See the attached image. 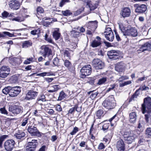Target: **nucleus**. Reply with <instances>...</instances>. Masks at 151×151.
Segmentation results:
<instances>
[{
  "instance_id": "obj_29",
  "label": "nucleus",
  "mask_w": 151,
  "mask_h": 151,
  "mask_svg": "<svg viewBox=\"0 0 151 151\" xmlns=\"http://www.w3.org/2000/svg\"><path fill=\"white\" fill-rule=\"evenodd\" d=\"M25 114L24 115L23 117H22L21 119V125L22 126H25L26 124L28 122L29 118V117L27 116L26 117H24Z\"/></svg>"
},
{
  "instance_id": "obj_44",
  "label": "nucleus",
  "mask_w": 151,
  "mask_h": 151,
  "mask_svg": "<svg viewBox=\"0 0 151 151\" xmlns=\"http://www.w3.org/2000/svg\"><path fill=\"white\" fill-rule=\"evenodd\" d=\"M111 128L110 129L109 131L108 134L110 136V138H111L114 134V127L112 124H111Z\"/></svg>"
},
{
  "instance_id": "obj_6",
  "label": "nucleus",
  "mask_w": 151,
  "mask_h": 151,
  "mask_svg": "<svg viewBox=\"0 0 151 151\" xmlns=\"http://www.w3.org/2000/svg\"><path fill=\"white\" fill-rule=\"evenodd\" d=\"M91 66L90 65L84 66L81 70V77L84 78L86 76L89 75L91 73Z\"/></svg>"
},
{
  "instance_id": "obj_17",
  "label": "nucleus",
  "mask_w": 151,
  "mask_h": 151,
  "mask_svg": "<svg viewBox=\"0 0 151 151\" xmlns=\"http://www.w3.org/2000/svg\"><path fill=\"white\" fill-rule=\"evenodd\" d=\"M126 67V65L123 62L118 63L115 66V70L117 72L120 73L124 71Z\"/></svg>"
},
{
  "instance_id": "obj_3",
  "label": "nucleus",
  "mask_w": 151,
  "mask_h": 151,
  "mask_svg": "<svg viewBox=\"0 0 151 151\" xmlns=\"http://www.w3.org/2000/svg\"><path fill=\"white\" fill-rule=\"evenodd\" d=\"M141 110L143 114L151 113V98L150 97L144 98L143 103L142 104Z\"/></svg>"
},
{
  "instance_id": "obj_10",
  "label": "nucleus",
  "mask_w": 151,
  "mask_h": 151,
  "mask_svg": "<svg viewBox=\"0 0 151 151\" xmlns=\"http://www.w3.org/2000/svg\"><path fill=\"white\" fill-rule=\"evenodd\" d=\"M21 91V88L19 86H16L11 87L9 95L12 97L16 96L20 93Z\"/></svg>"
},
{
  "instance_id": "obj_57",
  "label": "nucleus",
  "mask_w": 151,
  "mask_h": 151,
  "mask_svg": "<svg viewBox=\"0 0 151 151\" xmlns=\"http://www.w3.org/2000/svg\"><path fill=\"white\" fill-rule=\"evenodd\" d=\"M105 147L102 143H101L98 146V149L99 150H101L104 148Z\"/></svg>"
},
{
  "instance_id": "obj_5",
  "label": "nucleus",
  "mask_w": 151,
  "mask_h": 151,
  "mask_svg": "<svg viewBox=\"0 0 151 151\" xmlns=\"http://www.w3.org/2000/svg\"><path fill=\"white\" fill-rule=\"evenodd\" d=\"M102 105L108 109L113 108L116 105V101L113 96H110L103 102Z\"/></svg>"
},
{
  "instance_id": "obj_19",
  "label": "nucleus",
  "mask_w": 151,
  "mask_h": 151,
  "mask_svg": "<svg viewBox=\"0 0 151 151\" xmlns=\"http://www.w3.org/2000/svg\"><path fill=\"white\" fill-rule=\"evenodd\" d=\"M41 48L42 50V55L45 58L46 56H49L51 54L52 50L47 46L43 45L41 46Z\"/></svg>"
},
{
  "instance_id": "obj_49",
  "label": "nucleus",
  "mask_w": 151,
  "mask_h": 151,
  "mask_svg": "<svg viewBox=\"0 0 151 151\" xmlns=\"http://www.w3.org/2000/svg\"><path fill=\"white\" fill-rule=\"evenodd\" d=\"M53 63L55 66L58 67L59 65V59L58 58H54L53 60Z\"/></svg>"
},
{
  "instance_id": "obj_14",
  "label": "nucleus",
  "mask_w": 151,
  "mask_h": 151,
  "mask_svg": "<svg viewBox=\"0 0 151 151\" xmlns=\"http://www.w3.org/2000/svg\"><path fill=\"white\" fill-rule=\"evenodd\" d=\"M134 7L135 8V12L136 13H142L147 10L146 6L144 4H135L134 5Z\"/></svg>"
},
{
  "instance_id": "obj_25",
  "label": "nucleus",
  "mask_w": 151,
  "mask_h": 151,
  "mask_svg": "<svg viewBox=\"0 0 151 151\" xmlns=\"http://www.w3.org/2000/svg\"><path fill=\"white\" fill-rule=\"evenodd\" d=\"M25 133L22 131L19 130L14 134V137L17 139H20L25 136Z\"/></svg>"
},
{
  "instance_id": "obj_9",
  "label": "nucleus",
  "mask_w": 151,
  "mask_h": 151,
  "mask_svg": "<svg viewBox=\"0 0 151 151\" xmlns=\"http://www.w3.org/2000/svg\"><path fill=\"white\" fill-rule=\"evenodd\" d=\"M10 69L8 66H3L0 69V77L5 78L9 74Z\"/></svg>"
},
{
  "instance_id": "obj_52",
  "label": "nucleus",
  "mask_w": 151,
  "mask_h": 151,
  "mask_svg": "<svg viewBox=\"0 0 151 151\" xmlns=\"http://www.w3.org/2000/svg\"><path fill=\"white\" fill-rule=\"evenodd\" d=\"M79 130V129L77 127H74L72 131L70 133V134L72 135L75 134Z\"/></svg>"
},
{
  "instance_id": "obj_62",
  "label": "nucleus",
  "mask_w": 151,
  "mask_h": 151,
  "mask_svg": "<svg viewBox=\"0 0 151 151\" xmlns=\"http://www.w3.org/2000/svg\"><path fill=\"white\" fill-rule=\"evenodd\" d=\"M76 110V107H73L72 108H71L70 109L69 111V113L72 114L73 113V112L75 111Z\"/></svg>"
},
{
  "instance_id": "obj_58",
  "label": "nucleus",
  "mask_w": 151,
  "mask_h": 151,
  "mask_svg": "<svg viewBox=\"0 0 151 151\" xmlns=\"http://www.w3.org/2000/svg\"><path fill=\"white\" fill-rule=\"evenodd\" d=\"M9 13L6 11H4L2 13V15L4 18H6L9 16Z\"/></svg>"
},
{
  "instance_id": "obj_18",
  "label": "nucleus",
  "mask_w": 151,
  "mask_h": 151,
  "mask_svg": "<svg viewBox=\"0 0 151 151\" xmlns=\"http://www.w3.org/2000/svg\"><path fill=\"white\" fill-rule=\"evenodd\" d=\"M107 55L110 59L113 60L119 59V53L114 50L108 51L107 52Z\"/></svg>"
},
{
  "instance_id": "obj_56",
  "label": "nucleus",
  "mask_w": 151,
  "mask_h": 151,
  "mask_svg": "<svg viewBox=\"0 0 151 151\" xmlns=\"http://www.w3.org/2000/svg\"><path fill=\"white\" fill-rule=\"evenodd\" d=\"M0 111L2 114H7V112L5 109L4 107L0 109Z\"/></svg>"
},
{
  "instance_id": "obj_8",
  "label": "nucleus",
  "mask_w": 151,
  "mask_h": 151,
  "mask_svg": "<svg viewBox=\"0 0 151 151\" xmlns=\"http://www.w3.org/2000/svg\"><path fill=\"white\" fill-rule=\"evenodd\" d=\"M104 34L106 40L110 42H112L113 41L114 39V35L110 28L108 27L106 29Z\"/></svg>"
},
{
  "instance_id": "obj_22",
  "label": "nucleus",
  "mask_w": 151,
  "mask_h": 151,
  "mask_svg": "<svg viewBox=\"0 0 151 151\" xmlns=\"http://www.w3.org/2000/svg\"><path fill=\"white\" fill-rule=\"evenodd\" d=\"M149 89V88L145 86V85L143 86L142 87H140L132 95L131 97L132 99L134 100L135 98H137L138 96V95L137 94V93L139 90L146 91Z\"/></svg>"
},
{
  "instance_id": "obj_35",
  "label": "nucleus",
  "mask_w": 151,
  "mask_h": 151,
  "mask_svg": "<svg viewBox=\"0 0 151 151\" xmlns=\"http://www.w3.org/2000/svg\"><path fill=\"white\" fill-rule=\"evenodd\" d=\"M145 119L147 123H148L149 121L150 124L151 125V113L149 114H145Z\"/></svg>"
},
{
  "instance_id": "obj_15",
  "label": "nucleus",
  "mask_w": 151,
  "mask_h": 151,
  "mask_svg": "<svg viewBox=\"0 0 151 151\" xmlns=\"http://www.w3.org/2000/svg\"><path fill=\"white\" fill-rule=\"evenodd\" d=\"M27 130L28 132L32 136H36L39 137L40 135V133L36 127L34 126H29Z\"/></svg>"
},
{
  "instance_id": "obj_23",
  "label": "nucleus",
  "mask_w": 151,
  "mask_h": 151,
  "mask_svg": "<svg viewBox=\"0 0 151 151\" xmlns=\"http://www.w3.org/2000/svg\"><path fill=\"white\" fill-rule=\"evenodd\" d=\"M141 50L142 51H151V42H147L142 45Z\"/></svg>"
},
{
  "instance_id": "obj_16",
  "label": "nucleus",
  "mask_w": 151,
  "mask_h": 151,
  "mask_svg": "<svg viewBox=\"0 0 151 151\" xmlns=\"http://www.w3.org/2000/svg\"><path fill=\"white\" fill-rule=\"evenodd\" d=\"M38 94V93L33 90L28 91L26 94L25 99L27 100L35 99L36 98Z\"/></svg>"
},
{
  "instance_id": "obj_24",
  "label": "nucleus",
  "mask_w": 151,
  "mask_h": 151,
  "mask_svg": "<svg viewBox=\"0 0 151 151\" xmlns=\"http://www.w3.org/2000/svg\"><path fill=\"white\" fill-rule=\"evenodd\" d=\"M101 38L97 36L96 39L94 40L91 44V46L93 47H96L100 45L101 44Z\"/></svg>"
},
{
  "instance_id": "obj_41",
  "label": "nucleus",
  "mask_w": 151,
  "mask_h": 151,
  "mask_svg": "<svg viewBox=\"0 0 151 151\" xmlns=\"http://www.w3.org/2000/svg\"><path fill=\"white\" fill-rule=\"evenodd\" d=\"M24 20V19L23 17L19 16L18 17H16L15 18H14L12 19V21H16L21 22L23 21Z\"/></svg>"
},
{
  "instance_id": "obj_53",
  "label": "nucleus",
  "mask_w": 151,
  "mask_h": 151,
  "mask_svg": "<svg viewBox=\"0 0 151 151\" xmlns=\"http://www.w3.org/2000/svg\"><path fill=\"white\" fill-rule=\"evenodd\" d=\"M64 64L65 66L68 68L71 65L70 62L67 60H65L64 61Z\"/></svg>"
},
{
  "instance_id": "obj_60",
  "label": "nucleus",
  "mask_w": 151,
  "mask_h": 151,
  "mask_svg": "<svg viewBox=\"0 0 151 151\" xmlns=\"http://www.w3.org/2000/svg\"><path fill=\"white\" fill-rule=\"evenodd\" d=\"M56 110L58 111H62V108L60 105H57L56 107Z\"/></svg>"
},
{
  "instance_id": "obj_48",
  "label": "nucleus",
  "mask_w": 151,
  "mask_h": 151,
  "mask_svg": "<svg viewBox=\"0 0 151 151\" xmlns=\"http://www.w3.org/2000/svg\"><path fill=\"white\" fill-rule=\"evenodd\" d=\"M33 59V58L32 57L28 58L24 61L23 63L25 65L29 64L32 62Z\"/></svg>"
},
{
  "instance_id": "obj_36",
  "label": "nucleus",
  "mask_w": 151,
  "mask_h": 151,
  "mask_svg": "<svg viewBox=\"0 0 151 151\" xmlns=\"http://www.w3.org/2000/svg\"><path fill=\"white\" fill-rule=\"evenodd\" d=\"M53 73L49 72H45L39 73L37 74V76H39L41 77H44L45 76H50L53 75Z\"/></svg>"
},
{
  "instance_id": "obj_59",
  "label": "nucleus",
  "mask_w": 151,
  "mask_h": 151,
  "mask_svg": "<svg viewBox=\"0 0 151 151\" xmlns=\"http://www.w3.org/2000/svg\"><path fill=\"white\" fill-rule=\"evenodd\" d=\"M148 76H147L145 77V76H144L143 77H141L139 78L138 80H137V81H143L144 80H146Z\"/></svg>"
},
{
  "instance_id": "obj_4",
  "label": "nucleus",
  "mask_w": 151,
  "mask_h": 151,
  "mask_svg": "<svg viewBox=\"0 0 151 151\" xmlns=\"http://www.w3.org/2000/svg\"><path fill=\"white\" fill-rule=\"evenodd\" d=\"M98 22L96 21H91L89 22L86 24L87 28V34L89 35H91L95 31L97 27Z\"/></svg>"
},
{
  "instance_id": "obj_32",
  "label": "nucleus",
  "mask_w": 151,
  "mask_h": 151,
  "mask_svg": "<svg viewBox=\"0 0 151 151\" xmlns=\"http://www.w3.org/2000/svg\"><path fill=\"white\" fill-rule=\"evenodd\" d=\"M32 45V43L29 41H26L24 42L22 45L23 48H26Z\"/></svg>"
},
{
  "instance_id": "obj_31",
  "label": "nucleus",
  "mask_w": 151,
  "mask_h": 151,
  "mask_svg": "<svg viewBox=\"0 0 151 151\" xmlns=\"http://www.w3.org/2000/svg\"><path fill=\"white\" fill-rule=\"evenodd\" d=\"M67 96V95L63 91H61L59 93L58 100L61 101L65 98Z\"/></svg>"
},
{
  "instance_id": "obj_40",
  "label": "nucleus",
  "mask_w": 151,
  "mask_h": 151,
  "mask_svg": "<svg viewBox=\"0 0 151 151\" xmlns=\"http://www.w3.org/2000/svg\"><path fill=\"white\" fill-rule=\"evenodd\" d=\"M137 128V129L139 131L142 132L143 131L145 127L142 123L139 122L138 123Z\"/></svg>"
},
{
  "instance_id": "obj_20",
  "label": "nucleus",
  "mask_w": 151,
  "mask_h": 151,
  "mask_svg": "<svg viewBox=\"0 0 151 151\" xmlns=\"http://www.w3.org/2000/svg\"><path fill=\"white\" fill-rule=\"evenodd\" d=\"M116 147L117 151H124L125 145L122 139H120L117 141Z\"/></svg>"
},
{
  "instance_id": "obj_42",
  "label": "nucleus",
  "mask_w": 151,
  "mask_h": 151,
  "mask_svg": "<svg viewBox=\"0 0 151 151\" xmlns=\"http://www.w3.org/2000/svg\"><path fill=\"white\" fill-rule=\"evenodd\" d=\"M45 101V97L43 94L41 95L40 97L38 98L37 99V101L40 102H41V101L44 102Z\"/></svg>"
},
{
  "instance_id": "obj_21",
  "label": "nucleus",
  "mask_w": 151,
  "mask_h": 151,
  "mask_svg": "<svg viewBox=\"0 0 151 151\" xmlns=\"http://www.w3.org/2000/svg\"><path fill=\"white\" fill-rule=\"evenodd\" d=\"M130 14L131 10L129 7H125L122 9L121 15L123 17H128Z\"/></svg>"
},
{
  "instance_id": "obj_7",
  "label": "nucleus",
  "mask_w": 151,
  "mask_h": 151,
  "mask_svg": "<svg viewBox=\"0 0 151 151\" xmlns=\"http://www.w3.org/2000/svg\"><path fill=\"white\" fill-rule=\"evenodd\" d=\"M92 65L96 70L101 69L104 67V63L98 58L94 59L92 62Z\"/></svg>"
},
{
  "instance_id": "obj_61",
  "label": "nucleus",
  "mask_w": 151,
  "mask_h": 151,
  "mask_svg": "<svg viewBox=\"0 0 151 151\" xmlns=\"http://www.w3.org/2000/svg\"><path fill=\"white\" fill-rule=\"evenodd\" d=\"M54 79L53 78H45V80L48 83L51 82Z\"/></svg>"
},
{
  "instance_id": "obj_47",
  "label": "nucleus",
  "mask_w": 151,
  "mask_h": 151,
  "mask_svg": "<svg viewBox=\"0 0 151 151\" xmlns=\"http://www.w3.org/2000/svg\"><path fill=\"white\" fill-rule=\"evenodd\" d=\"M62 13L65 16H68L72 14L70 11L68 10H67L65 11H62Z\"/></svg>"
},
{
  "instance_id": "obj_26",
  "label": "nucleus",
  "mask_w": 151,
  "mask_h": 151,
  "mask_svg": "<svg viewBox=\"0 0 151 151\" xmlns=\"http://www.w3.org/2000/svg\"><path fill=\"white\" fill-rule=\"evenodd\" d=\"M85 2L86 5L88 6L90 10H93L97 7L96 5L94 4H93L91 1L89 0H85Z\"/></svg>"
},
{
  "instance_id": "obj_54",
  "label": "nucleus",
  "mask_w": 151,
  "mask_h": 151,
  "mask_svg": "<svg viewBox=\"0 0 151 151\" xmlns=\"http://www.w3.org/2000/svg\"><path fill=\"white\" fill-rule=\"evenodd\" d=\"M35 148L27 145L26 147V151H35Z\"/></svg>"
},
{
  "instance_id": "obj_43",
  "label": "nucleus",
  "mask_w": 151,
  "mask_h": 151,
  "mask_svg": "<svg viewBox=\"0 0 151 151\" xmlns=\"http://www.w3.org/2000/svg\"><path fill=\"white\" fill-rule=\"evenodd\" d=\"M145 134L148 137L151 136V127H148L146 129Z\"/></svg>"
},
{
  "instance_id": "obj_11",
  "label": "nucleus",
  "mask_w": 151,
  "mask_h": 151,
  "mask_svg": "<svg viewBox=\"0 0 151 151\" xmlns=\"http://www.w3.org/2000/svg\"><path fill=\"white\" fill-rule=\"evenodd\" d=\"M9 111L14 114H17L23 111V108L20 106L13 105L9 108Z\"/></svg>"
},
{
  "instance_id": "obj_1",
  "label": "nucleus",
  "mask_w": 151,
  "mask_h": 151,
  "mask_svg": "<svg viewBox=\"0 0 151 151\" xmlns=\"http://www.w3.org/2000/svg\"><path fill=\"white\" fill-rule=\"evenodd\" d=\"M119 24V28L123 35L125 36H131L133 37H136L137 35V29L134 27H128L125 28L122 23Z\"/></svg>"
},
{
  "instance_id": "obj_63",
  "label": "nucleus",
  "mask_w": 151,
  "mask_h": 151,
  "mask_svg": "<svg viewBox=\"0 0 151 151\" xmlns=\"http://www.w3.org/2000/svg\"><path fill=\"white\" fill-rule=\"evenodd\" d=\"M8 136L7 135H3L0 137V140L2 141H3L7 138Z\"/></svg>"
},
{
  "instance_id": "obj_64",
  "label": "nucleus",
  "mask_w": 151,
  "mask_h": 151,
  "mask_svg": "<svg viewBox=\"0 0 151 151\" xmlns=\"http://www.w3.org/2000/svg\"><path fill=\"white\" fill-rule=\"evenodd\" d=\"M70 47L75 49L77 47V45L76 43H72L70 45Z\"/></svg>"
},
{
  "instance_id": "obj_46",
  "label": "nucleus",
  "mask_w": 151,
  "mask_h": 151,
  "mask_svg": "<svg viewBox=\"0 0 151 151\" xmlns=\"http://www.w3.org/2000/svg\"><path fill=\"white\" fill-rule=\"evenodd\" d=\"M16 33H14L13 34L10 33L9 32H2V35L4 34L6 35H7L9 37H13L15 36L16 35H15L14 34H16Z\"/></svg>"
},
{
  "instance_id": "obj_51",
  "label": "nucleus",
  "mask_w": 151,
  "mask_h": 151,
  "mask_svg": "<svg viewBox=\"0 0 151 151\" xmlns=\"http://www.w3.org/2000/svg\"><path fill=\"white\" fill-rule=\"evenodd\" d=\"M37 12L38 14L42 13L44 12V10L41 7L38 6L37 9Z\"/></svg>"
},
{
  "instance_id": "obj_2",
  "label": "nucleus",
  "mask_w": 151,
  "mask_h": 151,
  "mask_svg": "<svg viewBox=\"0 0 151 151\" xmlns=\"http://www.w3.org/2000/svg\"><path fill=\"white\" fill-rule=\"evenodd\" d=\"M136 133V131L135 130L128 129L125 131L124 134L125 142L128 144L131 143L137 136V135L139 134V133L137 134Z\"/></svg>"
},
{
  "instance_id": "obj_55",
  "label": "nucleus",
  "mask_w": 151,
  "mask_h": 151,
  "mask_svg": "<svg viewBox=\"0 0 151 151\" xmlns=\"http://www.w3.org/2000/svg\"><path fill=\"white\" fill-rule=\"evenodd\" d=\"M109 127V124H104L102 126V129L104 131H105L106 130L108 129Z\"/></svg>"
},
{
  "instance_id": "obj_38",
  "label": "nucleus",
  "mask_w": 151,
  "mask_h": 151,
  "mask_svg": "<svg viewBox=\"0 0 151 151\" xmlns=\"http://www.w3.org/2000/svg\"><path fill=\"white\" fill-rule=\"evenodd\" d=\"M80 35V33L78 32L73 30L71 32V35L73 37H78Z\"/></svg>"
},
{
  "instance_id": "obj_28",
  "label": "nucleus",
  "mask_w": 151,
  "mask_h": 151,
  "mask_svg": "<svg viewBox=\"0 0 151 151\" xmlns=\"http://www.w3.org/2000/svg\"><path fill=\"white\" fill-rule=\"evenodd\" d=\"M137 119V115L135 112H132L129 114V121L131 123L135 122Z\"/></svg>"
},
{
  "instance_id": "obj_37",
  "label": "nucleus",
  "mask_w": 151,
  "mask_h": 151,
  "mask_svg": "<svg viewBox=\"0 0 151 151\" xmlns=\"http://www.w3.org/2000/svg\"><path fill=\"white\" fill-rule=\"evenodd\" d=\"M42 104L41 102H39L37 101L36 102L35 104V106L37 110L38 111H41L42 109Z\"/></svg>"
},
{
  "instance_id": "obj_12",
  "label": "nucleus",
  "mask_w": 151,
  "mask_h": 151,
  "mask_svg": "<svg viewBox=\"0 0 151 151\" xmlns=\"http://www.w3.org/2000/svg\"><path fill=\"white\" fill-rule=\"evenodd\" d=\"M14 141L12 139L6 140L4 143L6 150L7 151H11L14 147Z\"/></svg>"
},
{
  "instance_id": "obj_33",
  "label": "nucleus",
  "mask_w": 151,
  "mask_h": 151,
  "mask_svg": "<svg viewBox=\"0 0 151 151\" xmlns=\"http://www.w3.org/2000/svg\"><path fill=\"white\" fill-rule=\"evenodd\" d=\"M51 90H48V92L49 93H53L59 89L58 86L55 85L52 86L51 87Z\"/></svg>"
},
{
  "instance_id": "obj_34",
  "label": "nucleus",
  "mask_w": 151,
  "mask_h": 151,
  "mask_svg": "<svg viewBox=\"0 0 151 151\" xmlns=\"http://www.w3.org/2000/svg\"><path fill=\"white\" fill-rule=\"evenodd\" d=\"M107 78L106 77H103L99 79L98 82L97 83V84L99 85L104 84L107 81Z\"/></svg>"
},
{
  "instance_id": "obj_27",
  "label": "nucleus",
  "mask_w": 151,
  "mask_h": 151,
  "mask_svg": "<svg viewBox=\"0 0 151 151\" xmlns=\"http://www.w3.org/2000/svg\"><path fill=\"white\" fill-rule=\"evenodd\" d=\"M60 34L59 32V29L56 28L55 29L54 31L52 32V36L56 40L59 39L60 37Z\"/></svg>"
},
{
  "instance_id": "obj_30",
  "label": "nucleus",
  "mask_w": 151,
  "mask_h": 151,
  "mask_svg": "<svg viewBox=\"0 0 151 151\" xmlns=\"http://www.w3.org/2000/svg\"><path fill=\"white\" fill-rule=\"evenodd\" d=\"M29 142V143H27V145L29 146V147L30 146L35 148L38 145L37 140L32 139L31 140V142Z\"/></svg>"
},
{
  "instance_id": "obj_13",
  "label": "nucleus",
  "mask_w": 151,
  "mask_h": 151,
  "mask_svg": "<svg viewBox=\"0 0 151 151\" xmlns=\"http://www.w3.org/2000/svg\"><path fill=\"white\" fill-rule=\"evenodd\" d=\"M21 4V3L17 0L10 1L9 4V7L11 9L15 10L19 9Z\"/></svg>"
},
{
  "instance_id": "obj_45",
  "label": "nucleus",
  "mask_w": 151,
  "mask_h": 151,
  "mask_svg": "<svg viewBox=\"0 0 151 151\" xmlns=\"http://www.w3.org/2000/svg\"><path fill=\"white\" fill-rule=\"evenodd\" d=\"M103 111L102 110H99L96 112V116L98 118L100 119L103 116Z\"/></svg>"
},
{
  "instance_id": "obj_39",
  "label": "nucleus",
  "mask_w": 151,
  "mask_h": 151,
  "mask_svg": "<svg viewBox=\"0 0 151 151\" xmlns=\"http://www.w3.org/2000/svg\"><path fill=\"white\" fill-rule=\"evenodd\" d=\"M11 87L8 86L6 87L3 89L2 92L4 94H6L9 93V92L11 90Z\"/></svg>"
},
{
  "instance_id": "obj_50",
  "label": "nucleus",
  "mask_w": 151,
  "mask_h": 151,
  "mask_svg": "<svg viewBox=\"0 0 151 151\" xmlns=\"http://www.w3.org/2000/svg\"><path fill=\"white\" fill-rule=\"evenodd\" d=\"M73 52L71 50H65L64 51V55L68 57H70V54L72 53Z\"/></svg>"
}]
</instances>
